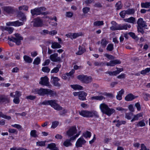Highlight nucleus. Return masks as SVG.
<instances>
[{
  "label": "nucleus",
  "instance_id": "obj_1",
  "mask_svg": "<svg viewBox=\"0 0 150 150\" xmlns=\"http://www.w3.org/2000/svg\"><path fill=\"white\" fill-rule=\"evenodd\" d=\"M100 108L103 113L109 116H110L115 111L114 109L110 108L107 105L104 103L100 105Z\"/></svg>",
  "mask_w": 150,
  "mask_h": 150
},
{
  "label": "nucleus",
  "instance_id": "obj_42",
  "mask_svg": "<svg viewBox=\"0 0 150 150\" xmlns=\"http://www.w3.org/2000/svg\"><path fill=\"white\" fill-rule=\"evenodd\" d=\"M127 14H134L135 13V10L133 8H129L126 10Z\"/></svg>",
  "mask_w": 150,
  "mask_h": 150
},
{
  "label": "nucleus",
  "instance_id": "obj_49",
  "mask_svg": "<svg viewBox=\"0 0 150 150\" xmlns=\"http://www.w3.org/2000/svg\"><path fill=\"white\" fill-rule=\"evenodd\" d=\"M86 76L83 74L79 75L77 76V78L83 83Z\"/></svg>",
  "mask_w": 150,
  "mask_h": 150
},
{
  "label": "nucleus",
  "instance_id": "obj_46",
  "mask_svg": "<svg viewBox=\"0 0 150 150\" xmlns=\"http://www.w3.org/2000/svg\"><path fill=\"white\" fill-rule=\"evenodd\" d=\"M46 141H38L36 142V145L38 146H45Z\"/></svg>",
  "mask_w": 150,
  "mask_h": 150
},
{
  "label": "nucleus",
  "instance_id": "obj_47",
  "mask_svg": "<svg viewBox=\"0 0 150 150\" xmlns=\"http://www.w3.org/2000/svg\"><path fill=\"white\" fill-rule=\"evenodd\" d=\"M50 100H45L43 102L40 103L38 104V105L40 106H41L42 105H50Z\"/></svg>",
  "mask_w": 150,
  "mask_h": 150
},
{
  "label": "nucleus",
  "instance_id": "obj_10",
  "mask_svg": "<svg viewBox=\"0 0 150 150\" xmlns=\"http://www.w3.org/2000/svg\"><path fill=\"white\" fill-rule=\"evenodd\" d=\"M24 23L20 22L18 21H9L6 23V25L7 26H14L15 27H18L23 25Z\"/></svg>",
  "mask_w": 150,
  "mask_h": 150
},
{
  "label": "nucleus",
  "instance_id": "obj_58",
  "mask_svg": "<svg viewBox=\"0 0 150 150\" xmlns=\"http://www.w3.org/2000/svg\"><path fill=\"white\" fill-rule=\"evenodd\" d=\"M42 70L43 72L47 73H49L50 71V69L48 67H43Z\"/></svg>",
  "mask_w": 150,
  "mask_h": 150
},
{
  "label": "nucleus",
  "instance_id": "obj_8",
  "mask_svg": "<svg viewBox=\"0 0 150 150\" xmlns=\"http://www.w3.org/2000/svg\"><path fill=\"white\" fill-rule=\"evenodd\" d=\"M77 130L76 127L72 126L69 128V130L67 132V135L69 137H73V135L77 132Z\"/></svg>",
  "mask_w": 150,
  "mask_h": 150
},
{
  "label": "nucleus",
  "instance_id": "obj_2",
  "mask_svg": "<svg viewBox=\"0 0 150 150\" xmlns=\"http://www.w3.org/2000/svg\"><path fill=\"white\" fill-rule=\"evenodd\" d=\"M0 40V42H6L10 46H13V42L15 43L18 45L21 44L23 38H1Z\"/></svg>",
  "mask_w": 150,
  "mask_h": 150
},
{
  "label": "nucleus",
  "instance_id": "obj_7",
  "mask_svg": "<svg viewBox=\"0 0 150 150\" xmlns=\"http://www.w3.org/2000/svg\"><path fill=\"white\" fill-rule=\"evenodd\" d=\"M50 105L54 109L57 110H60L62 109V108L57 103V101L56 100H50Z\"/></svg>",
  "mask_w": 150,
  "mask_h": 150
},
{
  "label": "nucleus",
  "instance_id": "obj_61",
  "mask_svg": "<svg viewBox=\"0 0 150 150\" xmlns=\"http://www.w3.org/2000/svg\"><path fill=\"white\" fill-rule=\"evenodd\" d=\"M15 98H19V97L21 95V94L20 91H16L15 92Z\"/></svg>",
  "mask_w": 150,
  "mask_h": 150
},
{
  "label": "nucleus",
  "instance_id": "obj_28",
  "mask_svg": "<svg viewBox=\"0 0 150 150\" xmlns=\"http://www.w3.org/2000/svg\"><path fill=\"white\" fill-rule=\"evenodd\" d=\"M47 148L51 150H59L58 148L56 147L55 144L53 143L48 144Z\"/></svg>",
  "mask_w": 150,
  "mask_h": 150
},
{
  "label": "nucleus",
  "instance_id": "obj_18",
  "mask_svg": "<svg viewBox=\"0 0 150 150\" xmlns=\"http://www.w3.org/2000/svg\"><path fill=\"white\" fill-rule=\"evenodd\" d=\"M121 63V61L117 59L114 60H110L109 62H107L106 64L107 66H110L111 67L114 66L117 64H120Z\"/></svg>",
  "mask_w": 150,
  "mask_h": 150
},
{
  "label": "nucleus",
  "instance_id": "obj_55",
  "mask_svg": "<svg viewBox=\"0 0 150 150\" xmlns=\"http://www.w3.org/2000/svg\"><path fill=\"white\" fill-rule=\"evenodd\" d=\"M91 136V132L87 131L86 132L84 133L83 134V136L86 138H90Z\"/></svg>",
  "mask_w": 150,
  "mask_h": 150
},
{
  "label": "nucleus",
  "instance_id": "obj_63",
  "mask_svg": "<svg viewBox=\"0 0 150 150\" xmlns=\"http://www.w3.org/2000/svg\"><path fill=\"white\" fill-rule=\"evenodd\" d=\"M141 149L140 150H150V149L147 148L143 144H141Z\"/></svg>",
  "mask_w": 150,
  "mask_h": 150
},
{
  "label": "nucleus",
  "instance_id": "obj_15",
  "mask_svg": "<svg viewBox=\"0 0 150 150\" xmlns=\"http://www.w3.org/2000/svg\"><path fill=\"white\" fill-rule=\"evenodd\" d=\"M10 101V98L8 96L4 95L0 96V103H9Z\"/></svg>",
  "mask_w": 150,
  "mask_h": 150
},
{
  "label": "nucleus",
  "instance_id": "obj_62",
  "mask_svg": "<svg viewBox=\"0 0 150 150\" xmlns=\"http://www.w3.org/2000/svg\"><path fill=\"white\" fill-rule=\"evenodd\" d=\"M11 126L13 127L16 128L18 129H22V126L18 124H15L14 125H11Z\"/></svg>",
  "mask_w": 150,
  "mask_h": 150
},
{
  "label": "nucleus",
  "instance_id": "obj_22",
  "mask_svg": "<svg viewBox=\"0 0 150 150\" xmlns=\"http://www.w3.org/2000/svg\"><path fill=\"white\" fill-rule=\"evenodd\" d=\"M137 97V96H134L132 94L129 93L125 97V99L127 101H131Z\"/></svg>",
  "mask_w": 150,
  "mask_h": 150
},
{
  "label": "nucleus",
  "instance_id": "obj_34",
  "mask_svg": "<svg viewBox=\"0 0 150 150\" xmlns=\"http://www.w3.org/2000/svg\"><path fill=\"white\" fill-rule=\"evenodd\" d=\"M105 98L102 96H93L91 97L92 100H102L103 99H105Z\"/></svg>",
  "mask_w": 150,
  "mask_h": 150
},
{
  "label": "nucleus",
  "instance_id": "obj_37",
  "mask_svg": "<svg viewBox=\"0 0 150 150\" xmlns=\"http://www.w3.org/2000/svg\"><path fill=\"white\" fill-rule=\"evenodd\" d=\"M123 5L122 4L121 2L120 1L117 2L115 5V6L116 7V10H119L122 8Z\"/></svg>",
  "mask_w": 150,
  "mask_h": 150
},
{
  "label": "nucleus",
  "instance_id": "obj_24",
  "mask_svg": "<svg viewBox=\"0 0 150 150\" xmlns=\"http://www.w3.org/2000/svg\"><path fill=\"white\" fill-rule=\"evenodd\" d=\"M79 98L81 100H86V97L87 95V93L83 91H79Z\"/></svg>",
  "mask_w": 150,
  "mask_h": 150
},
{
  "label": "nucleus",
  "instance_id": "obj_64",
  "mask_svg": "<svg viewBox=\"0 0 150 150\" xmlns=\"http://www.w3.org/2000/svg\"><path fill=\"white\" fill-rule=\"evenodd\" d=\"M10 150H27V149L22 148H17L16 147H13L11 148Z\"/></svg>",
  "mask_w": 150,
  "mask_h": 150
},
{
  "label": "nucleus",
  "instance_id": "obj_5",
  "mask_svg": "<svg viewBox=\"0 0 150 150\" xmlns=\"http://www.w3.org/2000/svg\"><path fill=\"white\" fill-rule=\"evenodd\" d=\"M46 8L43 6L37 7L34 9H31L30 13L32 16H38L41 15V11H46Z\"/></svg>",
  "mask_w": 150,
  "mask_h": 150
},
{
  "label": "nucleus",
  "instance_id": "obj_14",
  "mask_svg": "<svg viewBox=\"0 0 150 150\" xmlns=\"http://www.w3.org/2000/svg\"><path fill=\"white\" fill-rule=\"evenodd\" d=\"M43 22L41 18L38 17L34 19L33 25L35 27H40L42 25Z\"/></svg>",
  "mask_w": 150,
  "mask_h": 150
},
{
  "label": "nucleus",
  "instance_id": "obj_21",
  "mask_svg": "<svg viewBox=\"0 0 150 150\" xmlns=\"http://www.w3.org/2000/svg\"><path fill=\"white\" fill-rule=\"evenodd\" d=\"M83 34L82 33H69L66 35L67 38H77L80 36H81Z\"/></svg>",
  "mask_w": 150,
  "mask_h": 150
},
{
  "label": "nucleus",
  "instance_id": "obj_51",
  "mask_svg": "<svg viewBox=\"0 0 150 150\" xmlns=\"http://www.w3.org/2000/svg\"><path fill=\"white\" fill-rule=\"evenodd\" d=\"M133 115V114L131 112L125 114V118L127 120H130L131 119L132 116Z\"/></svg>",
  "mask_w": 150,
  "mask_h": 150
},
{
  "label": "nucleus",
  "instance_id": "obj_11",
  "mask_svg": "<svg viewBox=\"0 0 150 150\" xmlns=\"http://www.w3.org/2000/svg\"><path fill=\"white\" fill-rule=\"evenodd\" d=\"M49 58L53 62H60L61 61L60 57L58 56V54L57 53H54L50 55Z\"/></svg>",
  "mask_w": 150,
  "mask_h": 150
},
{
  "label": "nucleus",
  "instance_id": "obj_40",
  "mask_svg": "<svg viewBox=\"0 0 150 150\" xmlns=\"http://www.w3.org/2000/svg\"><path fill=\"white\" fill-rule=\"evenodd\" d=\"M106 50L109 51H112L114 49V45L112 44H109L106 48Z\"/></svg>",
  "mask_w": 150,
  "mask_h": 150
},
{
  "label": "nucleus",
  "instance_id": "obj_30",
  "mask_svg": "<svg viewBox=\"0 0 150 150\" xmlns=\"http://www.w3.org/2000/svg\"><path fill=\"white\" fill-rule=\"evenodd\" d=\"M70 86L75 90H83V89L82 86L78 84L71 85Z\"/></svg>",
  "mask_w": 150,
  "mask_h": 150
},
{
  "label": "nucleus",
  "instance_id": "obj_44",
  "mask_svg": "<svg viewBox=\"0 0 150 150\" xmlns=\"http://www.w3.org/2000/svg\"><path fill=\"white\" fill-rule=\"evenodd\" d=\"M117 123L116 124V127H119L120 125L122 124L125 125L126 123V122L125 121H120L119 120H117Z\"/></svg>",
  "mask_w": 150,
  "mask_h": 150
},
{
  "label": "nucleus",
  "instance_id": "obj_57",
  "mask_svg": "<svg viewBox=\"0 0 150 150\" xmlns=\"http://www.w3.org/2000/svg\"><path fill=\"white\" fill-rule=\"evenodd\" d=\"M116 110L119 111H121L122 112H126L127 109L122 108L121 107H118L116 108Z\"/></svg>",
  "mask_w": 150,
  "mask_h": 150
},
{
  "label": "nucleus",
  "instance_id": "obj_17",
  "mask_svg": "<svg viewBox=\"0 0 150 150\" xmlns=\"http://www.w3.org/2000/svg\"><path fill=\"white\" fill-rule=\"evenodd\" d=\"M45 95H50L51 96H54L57 95L56 92L49 89H44V96Z\"/></svg>",
  "mask_w": 150,
  "mask_h": 150
},
{
  "label": "nucleus",
  "instance_id": "obj_19",
  "mask_svg": "<svg viewBox=\"0 0 150 150\" xmlns=\"http://www.w3.org/2000/svg\"><path fill=\"white\" fill-rule=\"evenodd\" d=\"M86 142V141L83 137H81L77 140L76 144V146L77 147H81L82 145L85 144Z\"/></svg>",
  "mask_w": 150,
  "mask_h": 150
},
{
  "label": "nucleus",
  "instance_id": "obj_36",
  "mask_svg": "<svg viewBox=\"0 0 150 150\" xmlns=\"http://www.w3.org/2000/svg\"><path fill=\"white\" fill-rule=\"evenodd\" d=\"M23 59L26 62L30 63H31L33 61L32 59L29 56L26 55L24 56Z\"/></svg>",
  "mask_w": 150,
  "mask_h": 150
},
{
  "label": "nucleus",
  "instance_id": "obj_9",
  "mask_svg": "<svg viewBox=\"0 0 150 150\" xmlns=\"http://www.w3.org/2000/svg\"><path fill=\"white\" fill-rule=\"evenodd\" d=\"M80 134V132L79 133L76 134V135H74V136L71 137L69 139H67L64 142L63 144L66 146L68 147L69 146H71L72 144L70 142L71 140H74Z\"/></svg>",
  "mask_w": 150,
  "mask_h": 150
},
{
  "label": "nucleus",
  "instance_id": "obj_33",
  "mask_svg": "<svg viewBox=\"0 0 150 150\" xmlns=\"http://www.w3.org/2000/svg\"><path fill=\"white\" fill-rule=\"evenodd\" d=\"M92 81V79L91 76H88L86 75L84 78L83 83H91Z\"/></svg>",
  "mask_w": 150,
  "mask_h": 150
},
{
  "label": "nucleus",
  "instance_id": "obj_20",
  "mask_svg": "<svg viewBox=\"0 0 150 150\" xmlns=\"http://www.w3.org/2000/svg\"><path fill=\"white\" fill-rule=\"evenodd\" d=\"M44 88H40V89L38 88L33 89L32 91V92L35 94H38L40 96H44Z\"/></svg>",
  "mask_w": 150,
  "mask_h": 150
},
{
  "label": "nucleus",
  "instance_id": "obj_13",
  "mask_svg": "<svg viewBox=\"0 0 150 150\" xmlns=\"http://www.w3.org/2000/svg\"><path fill=\"white\" fill-rule=\"evenodd\" d=\"M51 79L52 82L54 86L59 88L61 87V84L59 82L60 80L59 78L57 77L52 76Z\"/></svg>",
  "mask_w": 150,
  "mask_h": 150
},
{
  "label": "nucleus",
  "instance_id": "obj_38",
  "mask_svg": "<svg viewBox=\"0 0 150 150\" xmlns=\"http://www.w3.org/2000/svg\"><path fill=\"white\" fill-rule=\"evenodd\" d=\"M61 46L58 43L54 42L52 43L51 47L53 49L59 48L61 47Z\"/></svg>",
  "mask_w": 150,
  "mask_h": 150
},
{
  "label": "nucleus",
  "instance_id": "obj_53",
  "mask_svg": "<svg viewBox=\"0 0 150 150\" xmlns=\"http://www.w3.org/2000/svg\"><path fill=\"white\" fill-rule=\"evenodd\" d=\"M127 12L126 11V10L122 11L119 13L120 16L122 18H124Z\"/></svg>",
  "mask_w": 150,
  "mask_h": 150
},
{
  "label": "nucleus",
  "instance_id": "obj_45",
  "mask_svg": "<svg viewBox=\"0 0 150 150\" xmlns=\"http://www.w3.org/2000/svg\"><path fill=\"white\" fill-rule=\"evenodd\" d=\"M36 131L35 130H32L31 131L30 133V136L34 138H36L38 137L36 134Z\"/></svg>",
  "mask_w": 150,
  "mask_h": 150
},
{
  "label": "nucleus",
  "instance_id": "obj_26",
  "mask_svg": "<svg viewBox=\"0 0 150 150\" xmlns=\"http://www.w3.org/2000/svg\"><path fill=\"white\" fill-rule=\"evenodd\" d=\"M108 43V41L105 38L102 39L100 42V41H98L97 43L98 45H99L100 43L101 44V46L103 48H105L106 46L107 45Z\"/></svg>",
  "mask_w": 150,
  "mask_h": 150
},
{
  "label": "nucleus",
  "instance_id": "obj_3",
  "mask_svg": "<svg viewBox=\"0 0 150 150\" xmlns=\"http://www.w3.org/2000/svg\"><path fill=\"white\" fill-rule=\"evenodd\" d=\"M137 30L138 32L141 33L143 34L144 33V30L143 28L147 29L146 27H147L146 22L144 21L143 18H139L137 22Z\"/></svg>",
  "mask_w": 150,
  "mask_h": 150
},
{
  "label": "nucleus",
  "instance_id": "obj_59",
  "mask_svg": "<svg viewBox=\"0 0 150 150\" xmlns=\"http://www.w3.org/2000/svg\"><path fill=\"white\" fill-rule=\"evenodd\" d=\"M14 28L11 27H7L6 31L8 32L9 34L12 33L14 30Z\"/></svg>",
  "mask_w": 150,
  "mask_h": 150
},
{
  "label": "nucleus",
  "instance_id": "obj_60",
  "mask_svg": "<svg viewBox=\"0 0 150 150\" xmlns=\"http://www.w3.org/2000/svg\"><path fill=\"white\" fill-rule=\"evenodd\" d=\"M73 15V13L71 12H67L66 13V16L68 18H71Z\"/></svg>",
  "mask_w": 150,
  "mask_h": 150
},
{
  "label": "nucleus",
  "instance_id": "obj_12",
  "mask_svg": "<svg viewBox=\"0 0 150 150\" xmlns=\"http://www.w3.org/2000/svg\"><path fill=\"white\" fill-rule=\"evenodd\" d=\"M40 81L39 83L41 85L49 86L50 85L49 81V79L47 76L42 77L40 79Z\"/></svg>",
  "mask_w": 150,
  "mask_h": 150
},
{
  "label": "nucleus",
  "instance_id": "obj_52",
  "mask_svg": "<svg viewBox=\"0 0 150 150\" xmlns=\"http://www.w3.org/2000/svg\"><path fill=\"white\" fill-rule=\"evenodd\" d=\"M104 56L109 59H115L114 56L107 53L105 54Z\"/></svg>",
  "mask_w": 150,
  "mask_h": 150
},
{
  "label": "nucleus",
  "instance_id": "obj_23",
  "mask_svg": "<svg viewBox=\"0 0 150 150\" xmlns=\"http://www.w3.org/2000/svg\"><path fill=\"white\" fill-rule=\"evenodd\" d=\"M119 30H127L128 28H130L131 26L130 24L127 23H125L123 24H120Z\"/></svg>",
  "mask_w": 150,
  "mask_h": 150
},
{
  "label": "nucleus",
  "instance_id": "obj_43",
  "mask_svg": "<svg viewBox=\"0 0 150 150\" xmlns=\"http://www.w3.org/2000/svg\"><path fill=\"white\" fill-rule=\"evenodd\" d=\"M0 117L7 119L8 120H9L11 119V116H7L6 115H4L3 114L2 112L0 111Z\"/></svg>",
  "mask_w": 150,
  "mask_h": 150
},
{
  "label": "nucleus",
  "instance_id": "obj_6",
  "mask_svg": "<svg viewBox=\"0 0 150 150\" xmlns=\"http://www.w3.org/2000/svg\"><path fill=\"white\" fill-rule=\"evenodd\" d=\"M2 10L4 14L6 13L8 14H13L15 10L13 7L11 6H5L2 7Z\"/></svg>",
  "mask_w": 150,
  "mask_h": 150
},
{
  "label": "nucleus",
  "instance_id": "obj_39",
  "mask_svg": "<svg viewBox=\"0 0 150 150\" xmlns=\"http://www.w3.org/2000/svg\"><path fill=\"white\" fill-rule=\"evenodd\" d=\"M136 126L138 127H143L145 126L144 121V120L138 122L136 124Z\"/></svg>",
  "mask_w": 150,
  "mask_h": 150
},
{
  "label": "nucleus",
  "instance_id": "obj_50",
  "mask_svg": "<svg viewBox=\"0 0 150 150\" xmlns=\"http://www.w3.org/2000/svg\"><path fill=\"white\" fill-rule=\"evenodd\" d=\"M90 8L89 7H85L82 9V11L84 14H86L90 11Z\"/></svg>",
  "mask_w": 150,
  "mask_h": 150
},
{
  "label": "nucleus",
  "instance_id": "obj_41",
  "mask_svg": "<svg viewBox=\"0 0 150 150\" xmlns=\"http://www.w3.org/2000/svg\"><path fill=\"white\" fill-rule=\"evenodd\" d=\"M93 25L95 26H99L104 25L103 21H95L93 23Z\"/></svg>",
  "mask_w": 150,
  "mask_h": 150
},
{
  "label": "nucleus",
  "instance_id": "obj_35",
  "mask_svg": "<svg viewBox=\"0 0 150 150\" xmlns=\"http://www.w3.org/2000/svg\"><path fill=\"white\" fill-rule=\"evenodd\" d=\"M141 6L142 8H147L150 7V2H145L141 4Z\"/></svg>",
  "mask_w": 150,
  "mask_h": 150
},
{
  "label": "nucleus",
  "instance_id": "obj_4",
  "mask_svg": "<svg viewBox=\"0 0 150 150\" xmlns=\"http://www.w3.org/2000/svg\"><path fill=\"white\" fill-rule=\"evenodd\" d=\"M79 114L84 117H98L99 115L97 112L94 110L88 111L86 110H83L79 112Z\"/></svg>",
  "mask_w": 150,
  "mask_h": 150
},
{
  "label": "nucleus",
  "instance_id": "obj_25",
  "mask_svg": "<svg viewBox=\"0 0 150 150\" xmlns=\"http://www.w3.org/2000/svg\"><path fill=\"white\" fill-rule=\"evenodd\" d=\"M124 21L125 22L130 23L133 24L136 23L135 18L133 17H131L127 18H124Z\"/></svg>",
  "mask_w": 150,
  "mask_h": 150
},
{
  "label": "nucleus",
  "instance_id": "obj_56",
  "mask_svg": "<svg viewBox=\"0 0 150 150\" xmlns=\"http://www.w3.org/2000/svg\"><path fill=\"white\" fill-rule=\"evenodd\" d=\"M40 59L39 57H37L36 58L33 62V64L35 65L39 64L40 62Z\"/></svg>",
  "mask_w": 150,
  "mask_h": 150
},
{
  "label": "nucleus",
  "instance_id": "obj_32",
  "mask_svg": "<svg viewBox=\"0 0 150 150\" xmlns=\"http://www.w3.org/2000/svg\"><path fill=\"white\" fill-rule=\"evenodd\" d=\"M61 64H58L56 67L54 68L51 71V73H57L59 71V69L61 68Z\"/></svg>",
  "mask_w": 150,
  "mask_h": 150
},
{
  "label": "nucleus",
  "instance_id": "obj_31",
  "mask_svg": "<svg viewBox=\"0 0 150 150\" xmlns=\"http://www.w3.org/2000/svg\"><path fill=\"white\" fill-rule=\"evenodd\" d=\"M18 15L19 17H21V18L20 19L21 21H26V16L24 14L21 12H19L18 13Z\"/></svg>",
  "mask_w": 150,
  "mask_h": 150
},
{
  "label": "nucleus",
  "instance_id": "obj_29",
  "mask_svg": "<svg viewBox=\"0 0 150 150\" xmlns=\"http://www.w3.org/2000/svg\"><path fill=\"white\" fill-rule=\"evenodd\" d=\"M143 113L142 112L140 113L135 115H134V117L132 119V120L131 121V122H132L133 121H135V120H138L139 118L142 117L143 116Z\"/></svg>",
  "mask_w": 150,
  "mask_h": 150
},
{
  "label": "nucleus",
  "instance_id": "obj_27",
  "mask_svg": "<svg viewBox=\"0 0 150 150\" xmlns=\"http://www.w3.org/2000/svg\"><path fill=\"white\" fill-rule=\"evenodd\" d=\"M86 49L83 46H79L78 51L76 53V54L78 55H81L85 52Z\"/></svg>",
  "mask_w": 150,
  "mask_h": 150
},
{
  "label": "nucleus",
  "instance_id": "obj_48",
  "mask_svg": "<svg viewBox=\"0 0 150 150\" xmlns=\"http://www.w3.org/2000/svg\"><path fill=\"white\" fill-rule=\"evenodd\" d=\"M150 71V67L147 68L144 70H142L141 71V74L143 75H145L146 73H149Z\"/></svg>",
  "mask_w": 150,
  "mask_h": 150
},
{
  "label": "nucleus",
  "instance_id": "obj_16",
  "mask_svg": "<svg viewBox=\"0 0 150 150\" xmlns=\"http://www.w3.org/2000/svg\"><path fill=\"white\" fill-rule=\"evenodd\" d=\"M112 26L110 28V30L112 31L119 30L120 24H118L116 21H112L111 22Z\"/></svg>",
  "mask_w": 150,
  "mask_h": 150
},
{
  "label": "nucleus",
  "instance_id": "obj_54",
  "mask_svg": "<svg viewBox=\"0 0 150 150\" xmlns=\"http://www.w3.org/2000/svg\"><path fill=\"white\" fill-rule=\"evenodd\" d=\"M59 122H58L57 121H55L53 122L52 123V125L51 127L53 128H56L57 125H59Z\"/></svg>",
  "mask_w": 150,
  "mask_h": 150
}]
</instances>
